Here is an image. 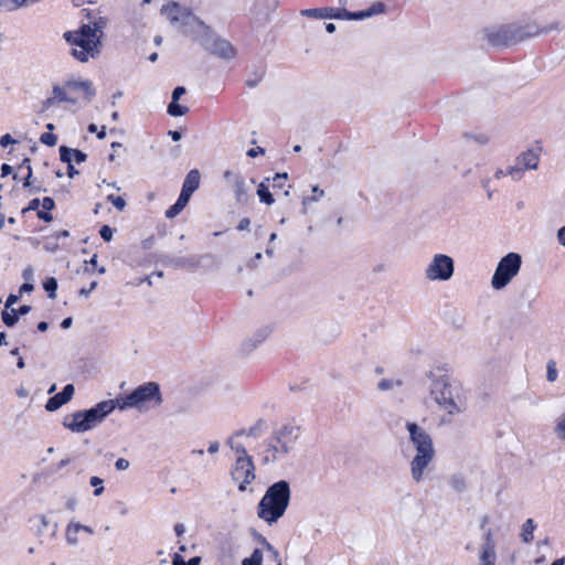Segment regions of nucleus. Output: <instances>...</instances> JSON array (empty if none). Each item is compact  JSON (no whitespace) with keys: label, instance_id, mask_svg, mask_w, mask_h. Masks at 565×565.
Returning a JSON list of instances; mask_svg holds the SVG:
<instances>
[{"label":"nucleus","instance_id":"f257e3e1","mask_svg":"<svg viewBox=\"0 0 565 565\" xmlns=\"http://www.w3.org/2000/svg\"><path fill=\"white\" fill-rule=\"evenodd\" d=\"M163 402L160 386L156 382H148L136 387L130 394L115 399L102 401L86 411H78L65 416L63 425L73 433H85L99 425L115 408L125 411L137 408L143 411L151 404L159 407Z\"/></svg>","mask_w":565,"mask_h":565},{"label":"nucleus","instance_id":"f03ea898","mask_svg":"<svg viewBox=\"0 0 565 565\" xmlns=\"http://www.w3.org/2000/svg\"><path fill=\"white\" fill-rule=\"evenodd\" d=\"M406 429L409 435V444L415 450L412 458L411 476L415 482L424 479V472L435 458V448L431 436L428 431L414 422L406 423Z\"/></svg>","mask_w":565,"mask_h":565},{"label":"nucleus","instance_id":"7ed1b4c3","mask_svg":"<svg viewBox=\"0 0 565 565\" xmlns=\"http://www.w3.org/2000/svg\"><path fill=\"white\" fill-rule=\"evenodd\" d=\"M430 396L438 407L448 415L454 416L466 411L467 398L462 386L444 376L433 380L430 385Z\"/></svg>","mask_w":565,"mask_h":565},{"label":"nucleus","instance_id":"20e7f679","mask_svg":"<svg viewBox=\"0 0 565 565\" xmlns=\"http://www.w3.org/2000/svg\"><path fill=\"white\" fill-rule=\"evenodd\" d=\"M289 501V483L280 480L266 490L257 505V516L268 525H273L285 514Z\"/></svg>","mask_w":565,"mask_h":565},{"label":"nucleus","instance_id":"39448f33","mask_svg":"<svg viewBox=\"0 0 565 565\" xmlns=\"http://www.w3.org/2000/svg\"><path fill=\"white\" fill-rule=\"evenodd\" d=\"M540 33V28L534 23H527L525 25H493L483 29L482 39L486 40L490 46L503 47L516 44Z\"/></svg>","mask_w":565,"mask_h":565},{"label":"nucleus","instance_id":"423d86ee","mask_svg":"<svg viewBox=\"0 0 565 565\" xmlns=\"http://www.w3.org/2000/svg\"><path fill=\"white\" fill-rule=\"evenodd\" d=\"M299 438V428L294 425H284L274 430L264 451L262 460L265 465L281 461L295 450Z\"/></svg>","mask_w":565,"mask_h":565},{"label":"nucleus","instance_id":"0eeeda50","mask_svg":"<svg viewBox=\"0 0 565 565\" xmlns=\"http://www.w3.org/2000/svg\"><path fill=\"white\" fill-rule=\"evenodd\" d=\"M65 40L73 46L72 55L79 62H87L99 53V41L90 33V24H84L76 31L64 34Z\"/></svg>","mask_w":565,"mask_h":565},{"label":"nucleus","instance_id":"6e6552de","mask_svg":"<svg viewBox=\"0 0 565 565\" xmlns=\"http://www.w3.org/2000/svg\"><path fill=\"white\" fill-rule=\"evenodd\" d=\"M522 265V258L516 253H509L503 256L491 278V287L494 290H501L507 287L511 280L519 274Z\"/></svg>","mask_w":565,"mask_h":565},{"label":"nucleus","instance_id":"1a4fd4ad","mask_svg":"<svg viewBox=\"0 0 565 565\" xmlns=\"http://www.w3.org/2000/svg\"><path fill=\"white\" fill-rule=\"evenodd\" d=\"M455 273V262L446 254H435L427 264L424 275L429 281H447Z\"/></svg>","mask_w":565,"mask_h":565},{"label":"nucleus","instance_id":"9d476101","mask_svg":"<svg viewBox=\"0 0 565 565\" xmlns=\"http://www.w3.org/2000/svg\"><path fill=\"white\" fill-rule=\"evenodd\" d=\"M198 23L203 26L206 32L202 40V45L206 51L224 60H232L236 56L235 47L227 40L214 34L202 21H198Z\"/></svg>","mask_w":565,"mask_h":565},{"label":"nucleus","instance_id":"9b49d317","mask_svg":"<svg viewBox=\"0 0 565 565\" xmlns=\"http://www.w3.org/2000/svg\"><path fill=\"white\" fill-rule=\"evenodd\" d=\"M539 162V152L529 149L516 157L514 164L508 167V174L513 181H519L523 178L526 170H536Z\"/></svg>","mask_w":565,"mask_h":565},{"label":"nucleus","instance_id":"f8f14e48","mask_svg":"<svg viewBox=\"0 0 565 565\" xmlns=\"http://www.w3.org/2000/svg\"><path fill=\"white\" fill-rule=\"evenodd\" d=\"M231 478L237 483L239 492L247 491V486L256 478L253 459L235 460L231 469Z\"/></svg>","mask_w":565,"mask_h":565},{"label":"nucleus","instance_id":"ddd939ff","mask_svg":"<svg viewBox=\"0 0 565 565\" xmlns=\"http://www.w3.org/2000/svg\"><path fill=\"white\" fill-rule=\"evenodd\" d=\"M223 177L231 185L235 194L236 201L238 203H245L248 198V188L242 174L235 173L232 170H226Z\"/></svg>","mask_w":565,"mask_h":565},{"label":"nucleus","instance_id":"4468645a","mask_svg":"<svg viewBox=\"0 0 565 565\" xmlns=\"http://www.w3.org/2000/svg\"><path fill=\"white\" fill-rule=\"evenodd\" d=\"M301 13H302V15L318 18V19L333 18V19L348 20V10L344 8H341V9H334V8L307 9V10H303Z\"/></svg>","mask_w":565,"mask_h":565},{"label":"nucleus","instance_id":"2eb2a0df","mask_svg":"<svg viewBox=\"0 0 565 565\" xmlns=\"http://www.w3.org/2000/svg\"><path fill=\"white\" fill-rule=\"evenodd\" d=\"M74 394V386L72 384H67L64 386L62 392L55 394L53 397L49 398L46 402L45 408L49 412L57 411L64 404L70 402Z\"/></svg>","mask_w":565,"mask_h":565},{"label":"nucleus","instance_id":"dca6fc26","mask_svg":"<svg viewBox=\"0 0 565 565\" xmlns=\"http://www.w3.org/2000/svg\"><path fill=\"white\" fill-rule=\"evenodd\" d=\"M386 11V4L377 1L374 2L369 9L359 12L348 11V20H363L373 15L383 14Z\"/></svg>","mask_w":565,"mask_h":565},{"label":"nucleus","instance_id":"f3484780","mask_svg":"<svg viewBox=\"0 0 565 565\" xmlns=\"http://www.w3.org/2000/svg\"><path fill=\"white\" fill-rule=\"evenodd\" d=\"M71 89L66 88V85L64 87L54 86L53 87V96L47 98L44 103V107L47 108L55 103H62V102H70L75 103L76 98L72 97L70 95Z\"/></svg>","mask_w":565,"mask_h":565},{"label":"nucleus","instance_id":"a211bd4d","mask_svg":"<svg viewBox=\"0 0 565 565\" xmlns=\"http://www.w3.org/2000/svg\"><path fill=\"white\" fill-rule=\"evenodd\" d=\"M60 158L63 162L72 163L75 161L76 163H82L86 160L87 156L83 151L78 149L68 148L66 146L60 147Z\"/></svg>","mask_w":565,"mask_h":565},{"label":"nucleus","instance_id":"6ab92c4d","mask_svg":"<svg viewBox=\"0 0 565 565\" xmlns=\"http://www.w3.org/2000/svg\"><path fill=\"white\" fill-rule=\"evenodd\" d=\"M66 88L72 90L83 92L85 97L90 100L95 95L92 83L88 81H70L66 83Z\"/></svg>","mask_w":565,"mask_h":565},{"label":"nucleus","instance_id":"aec40b11","mask_svg":"<svg viewBox=\"0 0 565 565\" xmlns=\"http://www.w3.org/2000/svg\"><path fill=\"white\" fill-rule=\"evenodd\" d=\"M199 185H200V172H199V170L193 169L186 174V177L183 181L182 189L185 190L186 192L194 193L199 189Z\"/></svg>","mask_w":565,"mask_h":565},{"label":"nucleus","instance_id":"412c9836","mask_svg":"<svg viewBox=\"0 0 565 565\" xmlns=\"http://www.w3.org/2000/svg\"><path fill=\"white\" fill-rule=\"evenodd\" d=\"M278 6V0H255V11L258 14H264L267 20L270 11L275 10Z\"/></svg>","mask_w":565,"mask_h":565},{"label":"nucleus","instance_id":"4be33fe9","mask_svg":"<svg viewBox=\"0 0 565 565\" xmlns=\"http://www.w3.org/2000/svg\"><path fill=\"white\" fill-rule=\"evenodd\" d=\"M495 548L491 546H482L479 555V565H494Z\"/></svg>","mask_w":565,"mask_h":565},{"label":"nucleus","instance_id":"5701e85b","mask_svg":"<svg viewBox=\"0 0 565 565\" xmlns=\"http://www.w3.org/2000/svg\"><path fill=\"white\" fill-rule=\"evenodd\" d=\"M161 12L167 14L171 23L180 21V6L175 2H173L172 4L163 6Z\"/></svg>","mask_w":565,"mask_h":565},{"label":"nucleus","instance_id":"b1692460","mask_svg":"<svg viewBox=\"0 0 565 565\" xmlns=\"http://www.w3.org/2000/svg\"><path fill=\"white\" fill-rule=\"evenodd\" d=\"M81 532V523L71 522L66 527V541L75 545L78 543L77 534Z\"/></svg>","mask_w":565,"mask_h":565},{"label":"nucleus","instance_id":"393cba45","mask_svg":"<svg viewBox=\"0 0 565 565\" xmlns=\"http://www.w3.org/2000/svg\"><path fill=\"white\" fill-rule=\"evenodd\" d=\"M534 530H535L534 521L532 519H527L522 525V533H521L522 540L525 543H530L533 541Z\"/></svg>","mask_w":565,"mask_h":565},{"label":"nucleus","instance_id":"a878e982","mask_svg":"<svg viewBox=\"0 0 565 565\" xmlns=\"http://www.w3.org/2000/svg\"><path fill=\"white\" fill-rule=\"evenodd\" d=\"M257 195L259 196V200L267 205H271L275 202L273 194L264 182L259 183L257 188Z\"/></svg>","mask_w":565,"mask_h":565},{"label":"nucleus","instance_id":"bb28decb","mask_svg":"<svg viewBox=\"0 0 565 565\" xmlns=\"http://www.w3.org/2000/svg\"><path fill=\"white\" fill-rule=\"evenodd\" d=\"M2 321L7 327H13L18 320L19 317L17 315V309L11 308L9 310H3L1 315Z\"/></svg>","mask_w":565,"mask_h":565},{"label":"nucleus","instance_id":"cd10ccee","mask_svg":"<svg viewBox=\"0 0 565 565\" xmlns=\"http://www.w3.org/2000/svg\"><path fill=\"white\" fill-rule=\"evenodd\" d=\"M228 444H230L232 450L236 455V459L235 460L252 459V457L248 456L245 447L242 444L234 443L232 439L228 440Z\"/></svg>","mask_w":565,"mask_h":565},{"label":"nucleus","instance_id":"c85d7f7f","mask_svg":"<svg viewBox=\"0 0 565 565\" xmlns=\"http://www.w3.org/2000/svg\"><path fill=\"white\" fill-rule=\"evenodd\" d=\"M263 552L259 548L254 550L249 557L243 559L242 565H262Z\"/></svg>","mask_w":565,"mask_h":565},{"label":"nucleus","instance_id":"c756f323","mask_svg":"<svg viewBox=\"0 0 565 565\" xmlns=\"http://www.w3.org/2000/svg\"><path fill=\"white\" fill-rule=\"evenodd\" d=\"M106 19L99 18L98 20L89 23L90 24V33H94L98 41L100 42V38L103 35V29L106 26Z\"/></svg>","mask_w":565,"mask_h":565},{"label":"nucleus","instance_id":"7c9ffc66","mask_svg":"<svg viewBox=\"0 0 565 565\" xmlns=\"http://www.w3.org/2000/svg\"><path fill=\"white\" fill-rule=\"evenodd\" d=\"M188 108L179 105L177 102H171L168 106V114L173 117L183 116L188 113Z\"/></svg>","mask_w":565,"mask_h":565},{"label":"nucleus","instance_id":"2f4dec72","mask_svg":"<svg viewBox=\"0 0 565 565\" xmlns=\"http://www.w3.org/2000/svg\"><path fill=\"white\" fill-rule=\"evenodd\" d=\"M558 372L556 367V362L554 360H550L546 364V379L548 382H555L557 380Z\"/></svg>","mask_w":565,"mask_h":565},{"label":"nucleus","instance_id":"473e14b6","mask_svg":"<svg viewBox=\"0 0 565 565\" xmlns=\"http://www.w3.org/2000/svg\"><path fill=\"white\" fill-rule=\"evenodd\" d=\"M449 483L451 488L457 492L465 491L467 487L465 479L460 476H452L449 480Z\"/></svg>","mask_w":565,"mask_h":565},{"label":"nucleus","instance_id":"72a5a7b5","mask_svg":"<svg viewBox=\"0 0 565 565\" xmlns=\"http://www.w3.org/2000/svg\"><path fill=\"white\" fill-rule=\"evenodd\" d=\"M43 287L49 292L50 298L54 299L56 297L55 291L57 289V280L55 278H47Z\"/></svg>","mask_w":565,"mask_h":565},{"label":"nucleus","instance_id":"f704fd0d","mask_svg":"<svg viewBox=\"0 0 565 565\" xmlns=\"http://www.w3.org/2000/svg\"><path fill=\"white\" fill-rule=\"evenodd\" d=\"M312 193H313L312 196H305L303 198V200H302V204L303 205H308V204H310L312 202L318 201L319 198L323 196V194H324L323 190L319 189L318 185H315L312 188Z\"/></svg>","mask_w":565,"mask_h":565},{"label":"nucleus","instance_id":"c9c22d12","mask_svg":"<svg viewBox=\"0 0 565 565\" xmlns=\"http://www.w3.org/2000/svg\"><path fill=\"white\" fill-rule=\"evenodd\" d=\"M89 484L95 488L94 495L99 497L104 492L103 480L99 477H90Z\"/></svg>","mask_w":565,"mask_h":565},{"label":"nucleus","instance_id":"e433bc0d","mask_svg":"<svg viewBox=\"0 0 565 565\" xmlns=\"http://www.w3.org/2000/svg\"><path fill=\"white\" fill-rule=\"evenodd\" d=\"M107 200L119 211L126 207V201L121 196L110 194L107 196Z\"/></svg>","mask_w":565,"mask_h":565},{"label":"nucleus","instance_id":"4c0bfd02","mask_svg":"<svg viewBox=\"0 0 565 565\" xmlns=\"http://www.w3.org/2000/svg\"><path fill=\"white\" fill-rule=\"evenodd\" d=\"M40 140L42 143H44L49 147H53L56 145L57 137L52 132H44V134H42Z\"/></svg>","mask_w":565,"mask_h":565},{"label":"nucleus","instance_id":"58836bf2","mask_svg":"<svg viewBox=\"0 0 565 565\" xmlns=\"http://www.w3.org/2000/svg\"><path fill=\"white\" fill-rule=\"evenodd\" d=\"M184 207L182 205H180L178 202H175L172 206H170L167 211H166V216L168 218H173L175 217Z\"/></svg>","mask_w":565,"mask_h":565},{"label":"nucleus","instance_id":"ea45409f","mask_svg":"<svg viewBox=\"0 0 565 565\" xmlns=\"http://www.w3.org/2000/svg\"><path fill=\"white\" fill-rule=\"evenodd\" d=\"M99 234L105 242H109L113 238V230L108 225H103L100 227Z\"/></svg>","mask_w":565,"mask_h":565},{"label":"nucleus","instance_id":"a19ab883","mask_svg":"<svg viewBox=\"0 0 565 565\" xmlns=\"http://www.w3.org/2000/svg\"><path fill=\"white\" fill-rule=\"evenodd\" d=\"M287 180V173H277L273 178V186L274 188H282Z\"/></svg>","mask_w":565,"mask_h":565},{"label":"nucleus","instance_id":"79ce46f5","mask_svg":"<svg viewBox=\"0 0 565 565\" xmlns=\"http://www.w3.org/2000/svg\"><path fill=\"white\" fill-rule=\"evenodd\" d=\"M193 193L191 192H186L185 190H181V193L179 195V199L177 200V202L182 205L183 207L186 206V204L189 203L190 201V198Z\"/></svg>","mask_w":565,"mask_h":565},{"label":"nucleus","instance_id":"37998d69","mask_svg":"<svg viewBox=\"0 0 565 565\" xmlns=\"http://www.w3.org/2000/svg\"><path fill=\"white\" fill-rule=\"evenodd\" d=\"M41 205H42L43 210L51 211L54 209L55 203L52 198L46 196L41 201Z\"/></svg>","mask_w":565,"mask_h":565},{"label":"nucleus","instance_id":"c03bdc74","mask_svg":"<svg viewBox=\"0 0 565 565\" xmlns=\"http://www.w3.org/2000/svg\"><path fill=\"white\" fill-rule=\"evenodd\" d=\"M488 545L495 548L492 531L490 529L484 534V543L482 546H488Z\"/></svg>","mask_w":565,"mask_h":565},{"label":"nucleus","instance_id":"a18cd8bd","mask_svg":"<svg viewBox=\"0 0 565 565\" xmlns=\"http://www.w3.org/2000/svg\"><path fill=\"white\" fill-rule=\"evenodd\" d=\"M129 466H130L129 461L125 458H119L115 462V467L117 470H127L129 468Z\"/></svg>","mask_w":565,"mask_h":565},{"label":"nucleus","instance_id":"49530a36","mask_svg":"<svg viewBox=\"0 0 565 565\" xmlns=\"http://www.w3.org/2000/svg\"><path fill=\"white\" fill-rule=\"evenodd\" d=\"M394 386V382L392 380H382L377 387L379 390L381 391H387V390H391L392 387Z\"/></svg>","mask_w":565,"mask_h":565},{"label":"nucleus","instance_id":"de8ad7c7","mask_svg":"<svg viewBox=\"0 0 565 565\" xmlns=\"http://www.w3.org/2000/svg\"><path fill=\"white\" fill-rule=\"evenodd\" d=\"M18 301H19V296L13 295V294L9 295V297L7 298V301H6L4 310L11 309L12 306L15 305Z\"/></svg>","mask_w":565,"mask_h":565},{"label":"nucleus","instance_id":"09e8293b","mask_svg":"<svg viewBox=\"0 0 565 565\" xmlns=\"http://www.w3.org/2000/svg\"><path fill=\"white\" fill-rule=\"evenodd\" d=\"M185 94V88L182 87V86H178L174 88L173 93H172V100L173 102H178L179 98Z\"/></svg>","mask_w":565,"mask_h":565},{"label":"nucleus","instance_id":"8fccbe9b","mask_svg":"<svg viewBox=\"0 0 565 565\" xmlns=\"http://www.w3.org/2000/svg\"><path fill=\"white\" fill-rule=\"evenodd\" d=\"M15 141L12 139V137L7 134V135H3L1 138H0V145L1 147L6 148L8 147L9 145L11 143H14Z\"/></svg>","mask_w":565,"mask_h":565},{"label":"nucleus","instance_id":"3c124183","mask_svg":"<svg viewBox=\"0 0 565 565\" xmlns=\"http://www.w3.org/2000/svg\"><path fill=\"white\" fill-rule=\"evenodd\" d=\"M264 152H265V150L262 147H257V148L249 149L247 151V156L250 157V158H255L258 154H263Z\"/></svg>","mask_w":565,"mask_h":565},{"label":"nucleus","instance_id":"603ef678","mask_svg":"<svg viewBox=\"0 0 565 565\" xmlns=\"http://www.w3.org/2000/svg\"><path fill=\"white\" fill-rule=\"evenodd\" d=\"M97 286V281H93L88 288H82L79 295L87 297Z\"/></svg>","mask_w":565,"mask_h":565},{"label":"nucleus","instance_id":"864d4df0","mask_svg":"<svg viewBox=\"0 0 565 565\" xmlns=\"http://www.w3.org/2000/svg\"><path fill=\"white\" fill-rule=\"evenodd\" d=\"M38 216L44 222H51L53 220L52 214H50L47 211H39Z\"/></svg>","mask_w":565,"mask_h":565},{"label":"nucleus","instance_id":"5fc2aeb1","mask_svg":"<svg viewBox=\"0 0 565 565\" xmlns=\"http://www.w3.org/2000/svg\"><path fill=\"white\" fill-rule=\"evenodd\" d=\"M23 163H26V170H28V174H26V178H25L24 186H28V185H30V178L32 175V169H31L30 160L29 159H25Z\"/></svg>","mask_w":565,"mask_h":565},{"label":"nucleus","instance_id":"6e6d98bb","mask_svg":"<svg viewBox=\"0 0 565 565\" xmlns=\"http://www.w3.org/2000/svg\"><path fill=\"white\" fill-rule=\"evenodd\" d=\"M30 311H31V306H29V305H23V306H21L19 309H17V315H18V317H20V316H25V315H28Z\"/></svg>","mask_w":565,"mask_h":565},{"label":"nucleus","instance_id":"4d7b16f0","mask_svg":"<svg viewBox=\"0 0 565 565\" xmlns=\"http://www.w3.org/2000/svg\"><path fill=\"white\" fill-rule=\"evenodd\" d=\"M557 239L561 245L565 246V226L557 231Z\"/></svg>","mask_w":565,"mask_h":565},{"label":"nucleus","instance_id":"13d9d810","mask_svg":"<svg viewBox=\"0 0 565 565\" xmlns=\"http://www.w3.org/2000/svg\"><path fill=\"white\" fill-rule=\"evenodd\" d=\"M249 224H250L249 218H242V220L239 221V224H238V226H237V230H239V231H244V230L248 228Z\"/></svg>","mask_w":565,"mask_h":565},{"label":"nucleus","instance_id":"bf43d9fd","mask_svg":"<svg viewBox=\"0 0 565 565\" xmlns=\"http://www.w3.org/2000/svg\"><path fill=\"white\" fill-rule=\"evenodd\" d=\"M174 532H175V534H177L178 536L183 535V534H184V532H185V527H184V525H183V524H181V523L175 524V525H174Z\"/></svg>","mask_w":565,"mask_h":565},{"label":"nucleus","instance_id":"052dcab7","mask_svg":"<svg viewBox=\"0 0 565 565\" xmlns=\"http://www.w3.org/2000/svg\"><path fill=\"white\" fill-rule=\"evenodd\" d=\"M33 285L30 284V282H24L21 287H20V292H31L33 290Z\"/></svg>","mask_w":565,"mask_h":565},{"label":"nucleus","instance_id":"680f3d73","mask_svg":"<svg viewBox=\"0 0 565 565\" xmlns=\"http://www.w3.org/2000/svg\"><path fill=\"white\" fill-rule=\"evenodd\" d=\"M220 445L217 441H213L210 444L207 451L210 454H216L218 451Z\"/></svg>","mask_w":565,"mask_h":565},{"label":"nucleus","instance_id":"e2e57ef3","mask_svg":"<svg viewBox=\"0 0 565 565\" xmlns=\"http://www.w3.org/2000/svg\"><path fill=\"white\" fill-rule=\"evenodd\" d=\"M40 204H41V201H40L39 199H33V200L30 202L28 210H32V211L38 210V207L40 206Z\"/></svg>","mask_w":565,"mask_h":565},{"label":"nucleus","instance_id":"0e129e2a","mask_svg":"<svg viewBox=\"0 0 565 565\" xmlns=\"http://www.w3.org/2000/svg\"><path fill=\"white\" fill-rule=\"evenodd\" d=\"M22 276H23V278H24L25 280H30V279H32V277H33V270H32V268H30V267H29V268H25V269L23 270Z\"/></svg>","mask_w":565,"mask_h":565},{"label":"nucleus","instance_id":"69168bd1","mask_svg":"<svg viewBox=\"0 0 565 565\" xmlns=\"http://www.w3.org/2000/svg\"><path fill=\"white\" fill-rule=\"evenodd\" d=\"M172 565H186V563L184 562V559L180 555L175 554L174 558H173V562H172Z\"/></svg>","mask_w":565,"mask_h":565},{"label":"nucleus","instance_id":"338daca9","mask_svg":"<svg viewBox=\"0 0 565 565\" xmlns=\"http://www.w3.org/2000/svg\"><path fill=\"white\" fill-rule=\"evenodd\" d=\"M72 323H73V319H72L71 317H67V318H65V319L62 321L61 327H62L63 329H68V328L72 326Z\"/></svg>","mask_w":565,"mask_h":565},{"label":"nucleus","instance_id":"774afa93","mask_svg":"<svg viewBox=\"0 0 565 565\" xmlns=\"http://www.w3.org/2000/svg\"><path fill=\"white\" fill-rule=\"evenodd\" d=\"M169 136L171 137V139L173 141H179L181 139V132L175 131V130H170Z\"/></svg>","mask_w":565,"mask_h":565}]
</instances>
